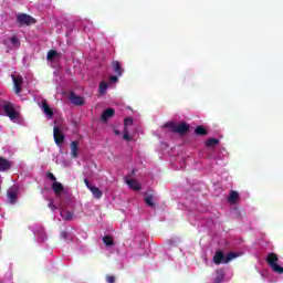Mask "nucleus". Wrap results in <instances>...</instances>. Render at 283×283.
Here are the masks:
<instances>
[{"instance_id": "nucleus-1", "label": "nucleus", "mask_w": 283, "mask_h": 283, "mask_svg": "<svg viewBox=\"0 0 283 283\" xmlns=\"http://www.w3.org/2000/svg\"><path fill=\"white\" fill-rule=\"evenodd\" d=\"M279 262H280V258L274 252L268 253L266 263L269 264L270 269H272L274 273L282 275L283 266L277 264Z\"/></svg>"}, {"instance_id": "nucleus-2", "label": "nucleus", "mask_w": 283, "mask_h": 283, "mask_svg": "<svg viewBox=\"0 0 283 283\" xmlns=\"http://www.w3.org/2000/svg\"><path fill=\"white\" fill-rule=\"evenodd\" d=\"M164 127H167L168 129H170V132H172V134H187L189 132V124L185 123V122H181L179 124H174L171 122L169 123H166L164 125Z\"/></svg>"}, {"instance_id": "nucleus-3", "label": "nucleus", "mask_w": 283, "mask_h": 283, "mask_svg": "<svg viewBox=\"0 0 283 283\" xmlns=\"http://www.w3.org/2000/svg\"><path fill=\"white\" fill-rule=\"evenodd\" d=\"M3 112H4L6 116H8V118H10V120H15V118L19 117V113L14 108V104H12L11 102L3 103Z\"/></svg>"}, {"instance_id": "nucleus-4", "label": "nucleus", "mask_w": 283, "mask_h": 283, "mask_svg": "<svg viewBox=\"0 0 283 283\" xmlns=\"http://www.w3.org/2000/svg\"><path fill=\"white\" fill-rule=\"evenodd\" d=\"M17 21L20 25H32L34 23H36V21L34 20V18H32L30 14L28 13H20L17 15Z\"/></svg>"}, {"instance_id": "nucleus-5", "label": "nucleus", "mask_w": 283, "mask_h": 283, "mask_svg": "<svg viewBox=\"0 0 283 283\" xmlns=\"http://www.w3.org/2000/svg\"><path fill=\"white\" fill-rule=\"evenodd\" d=\"M11 78L13 81V85H14V93L17 95L21 94L23 92V76L21 75H11Z\"/></svg>"}, {"instance_id": "nucleus-6", "label": "nucleus", "mask_w": 283, "mask_h": 283, "mask_svg": "<svg viewBox=\"0 0 283 283\" xmlns=\"http://www.w3.org/2000/svg\"><path fill=\"white\" fill-rule=\"evenodd\" d=\"M53 138L55 145H63V143H65V135H63V132H61L59 126H54L53 128Z\"/></svg>"}, {"instance_id": "nucleus-7", "label": "nucleus", "mask_w": 283, "mask_h": 283, "mask_svg": "<svg viewBox=\"0 0 283 283\" xmlns=\"http://www.w3.org/2000/svg\"><path fill=\"white\" fill-rule=\"evenodd\" d=\"M52 191L57 196V198H61L63 193H67L65 187H63V184L55 181L51 185Z\"/></svg>"}, {"instance_id": "nucleus-8", "label": "nucleus", "mask_w": 283, "mask_h": 283, "mask_svg": "<svg viewBox=\"0 0 283 283\" xmlns=\"http://www.w3.org/2000/svg\"><path fill=\"white\" fill-rule=\"evenodd\" d=\"M115 114L116 111H114V108H106L101 116L102 123H107V120H109V118H113Z\"/></svg>"}, {"instance_id": "nucleus-9", "label": "nucleus", "mask_w": 283, "mask_h": 283, "mask_svg": "<svg viewBox=\"0 0 283 283\" xmlns=\"http://www.w3.org/2000/svg\"><path fill=\"white\" fill-rule=\"evenodd\" d=\"M17 193H19V190L14 187L9 188V190L7 191L8 201L11 205H14V202H17Z\"/></svg>"}, {"instance_id": "nucleus-10", "label": "nucleus", "mask_w": 283, "mask_h": 283, "mask_svg": "<svg viewBox=\"0 0 283 283\" xmlns=\"http://www.w3.org/2000/svg\"><path fill=\"white\" fill-rule=\"evenodd\" d=\"M70 101L71 103H73V105H77V106L85 105V99L82 96H78L74 93L70 94Z\"/></svg>"}, {"instance_id": "nucleus-11", "label": "nucleus", "mask_w": 283, "mask_h": 283, "mask_svg": "<svg viewBox=\"0 0 283 283\" xmlns=\"http://www.w3.org/2000/svg\"><path fill=\"white\" fill-rule=\"evenodd\" d=\"M12 168V161L0 157V171H9Z\"/></svg>"}, {"instance_id": "nucleus-12", "label": "nucleus", "mask_w": 283, "mask_h": 283, "mask_svg": "<svg viewBox=\"0 0 283 283\" xmlns=\"http://www.w3.org/2000/svg\"><path fill=\"white\" fill-rule=\"evenodd\" d=\"M113 72L116 74V76H123V66L120 65V62L113 61L112 62Z\"/></svg>"}, {"instance_id": "nucleus-13", "label": "nucleus", "mask_w": 283, "mask_h": 283, "mask_svg": "<svg viewBox=\"0 0 283 283\" xmlns=\"http://www.w3.org/2000/svg\"><path fill=\"white\" fill-rule=\"evenodd\" d=\"M42 111L44 112L45 115H48V118H53L54 117V111L50 107V104H48L45 101L42 102Z\"/></svg>"}, {"instance_id": "nucleus-14", "label": "nucleus", "mask_w": 283, "mask_h": 283, "mask_svg": "<svg viewBox=\"0 0 283 283\" xmlns=\"http://www.w3.org/2000/svg\"><path fill=\"white\" fill-rule=\"evenodd\" d=\"M88 190L91 191V193L96 200H101V198H103V191L98 187L93 186L88 188Z\"/></svg>"}, {"instance_id": "nucleus-15", "label": "nucleus", "mask_w": 283, "mask_h": 283, "mask_svg": "<svg viewBox=\"0 0 283 283\" xmlns=\"http://www.w3.org/2000/svg\"><path fill=\"white\" fill-rule=\"evenodd\" d=\"M212 260L216 264H224V253L218 250Z\"/></svg>"}, {"instance_id": "nucleus-16", "label": "nucleus", "mask_w": 283, "mask_h": 283, "mask_svg": "<svg viewBox=\"0 0 283 283\" xmlns=\"http://www.w3.org/2000/svg\"><path fill=\"white\" fill-rule=\"evenodd\" d=\"M126 185H128L130 189H134V191H140V184L134 179H127Z\"/></svg>"}, {"instance_id": "nucleus-17", "label": "nucleus", "mask_w": 283, "mask_h": 283, "mask_svg": "<svg viewBox=\"0 0 283 283\" xmlns=\"http://www.w3.org/2000/svg\"><path fill=\"white\" fill-rule=\"evenodd\" d=\"M72 158H78V142L74 140L71 143Z\"/></svg>"}, {"instance_id": "nucleus-18", "label": "nucleus", "mask_w": 283, "mask_h": 283, "mask_svg": "<svg viewBox=\"0 0 283 283\" xmlns=\"http://www.w3.org/2000/svg\"><path fill=\"white\" fill-rule=\"evenodd\" d=\"M239 198H240V193H238V191L232 190L230 192L228 201L230 202V205H235Z\"/></svg>"}, {"instance_id": "nucleus-19", "label": "nucleus", "mask_w": 283, "mask_h": 283, "mask_svg": "<svg viewBox=\"0 0 283 283\" xmlns=\"http://www.w3.org/2000/svg\"><path fill=\"white\" fill-rule=\"evenodd\" d=\"M195 134L197 136H207V134H209V130H207V128H205V126H197L195 129Z\"/></svg>"}, {"instance_id": "nucleus-20", "label": "nucleus", "mask_w": 283, "mask_h": 283, "mask_svg": "<svg viewBox=\"0 0 283 283\" xmlns=\"http://www.w3.org/2000/svg\"><path fill=\"white\" fill-rule=\"evenodd\" d=\"M235 258H238V254H235V252H229L223 258V264H229V262H231V260H235Z\"/></svg>"}, {"instance_id": "nucleus-21", "label": "nucleus", "mask_w": 283, "mask_h": 283, "mask_svg": "<svg viewBox=\"0 0 283 283\" xmlns=\"http://www.w3.org/2000/svg\"><path fill=\"white\" fill-rule=\"evenodd\" d=\"M216 145H220V139L218 138H209L206 140V147H216Z\"/></svg>"}, {"instance_id": "nucleus-22", "label": "nucleus", "mask_w": 283, "mask_h": 283, "mask_svg": "<svg viewBox=\"0 0 283 283\" xmlns=\"http://www.w3.org/2000/svg\"><path fill=\"white\" fill-rule=\"evenodd\" d=\"M144 202L147 205V207L155 208L156 203L154 202V196L148 195L144 198Z\"/></svg>"}, {"instance_id": "nucleus-23", "label": "nucleus", "mask_w": 283, "mask_h": 283, "mask_svg": "<svg viewBox=\"0 0 283 283\" xmlns=\"http://www.w3.org/2000/svg\"><path fill=\"white\" fill-rule=\"evenodd\" d=\"M61 216H62L63 220H66V221H70L74 218V213L69 210L61 211Z\"/></svg>"}, {"instance_id": "nucleus-24", "label": "nucleus", "mask_w": 283, "mask_h": 283, "mask_svg": "<svg viewBox=\"0 0 283 283\" xmlns=\"http://www.w3.org/2000/svg\"><path fill=\"white\" fill-rule=\"evenodd\" d=\"M102 240L106 247H114V238L112 235H105Z\"/></svg>"}, {"instance_id": "nucleus-25", "label": "nucleus", "mask_w": 283, "mask_h": 283, "mask_svg": "<svg viewBox=\"0 0 283 283\" xmlns=\"http://www.w3.org/2000/svg\"><path fill=\"white\" fill-rule=\"evenodd\" d=\"M107 87H109V85L107 84V82H101L99 83V94H107Z\"/></svg>"}, {"instance_id": "nucleus-26", "label": "nucleus", "mask_w": 283, "mask_h": 283, "mask_svg": "<svg viewBox=\"0 0 283 283\" xmlns=\"http://www.w3.org/2000/svg\"><path fill=\"white\" fill-rule=\"evenodd\" d=\"M56 56H59V52H56L54 50H50L48 52L46 59H48V61H54V59H56Z\"/></svg>"}, {"instance_id": "nucleus-27", "label": "nucleus", "mask_w": 283, "mask_h": 283, "mask_svg": "<svg viewBox=\"0 0 283 283\" xmlns=\"http://www.w3.org/2000/svg\"><path fill=\"white\" fill-rule=\"evenodd\" d=\"M222 280H224V273H222V271H217V277H216L214 282L222 283Z\"/></svg>"}, {"instance_id": "nucleus-28", "label": "nucleus", "mask_w": 283, "mask_h": 283, "mask_svg": "<svg viewBox=\"0 0 283 283\" xmlns=\"http://www.w3.org/2000/svg\"><path fill=\"white\" fill-rule=\"evenodd\" d=\"M123 139L127 140L128 143L132 142V137L129 136V130L127 129V127H124Z\"/></svg>"}, {"instance_id": "nucleus-29", "label": "nucleus", "mask_w": 283, "mask_h": 283, "mask_svg": "<svg viewBox=\"0 0 283 283\" xmlns=\"http://www.w3.org/2000/svg\"><path fill=\"white\" fill-rule=\"evenodd\" d=\"M129 125H134V119H132V117L124 119V127H129Z\"/></svg>"}, {"instance_id": "nucleus-30", "label": "nucleus", "mask_w": 283, "mask_h": 283, "mask_svg": "<svg viewBox=\"0 0 283 283\" xmlns=\"http://www.w3.org/2000/svg\"><path fill=\"white\" fill-rule=\"evenodd\" d=\"M107 283H116V276L114 275H106Z\"/></svg>"}, {"instance_id": "nucleus-31", "label": "nucleus", "mask_w": 283, "mask_h": 283, "mask_svg": "<svg viewBox=\"0 0 283 283\" xmlns=\"http://www.w3.org/2000/svg\"><path fill=\"white\" fill-rule=\"evenodd\" d=\"M48 207H49V209H51V211H56V209H57L56 205L52 200H50Z\"/></svg>"}, {"instance_id": "nucleus-32", "label": "nucleus", "mask_w": 283, "mask_h": 283, "mask_svg": "<svg viewBox=\"0 0 283 283\" xmlns=\"http://www.w3.org/2000/svg\"><path fill=\"white\" fill-rule=\"evenodd\" d=\"M10 42L12 43V45H19V38L13 35L10 38Z\"/></svg>"}, {"instance_id": "nucleus-33", "label": "nucleus", "mask_w": 283, "mask_h": 283, "mask_svg": "<svg viewBox=\"0 0 283 283\" xmlns=\"http://www.w3.org/2000/svg\"><path fill=\"white\" fill-rule=\"evenodd\" d=\"M46 176H48L49 179L52 180V182H56V176H54V174L48 171V172H46Z\"/></svg>"}, {"instance_id": "nucleus-34", "label": "nucleus", "mask_w": 283, "mask_h": 283, "mask_svg": "<svg viewBox=\"0 0 283 283\" xmlns=\"http://www.w3.org/2000/svg\"><path fill=\"white\" fill-rule=\"evenodd\" d=\"M120 76H118V75H113V76H111L109 77V83H118V78H119Z\"/></svg>"}, {"instance_id": "nucleus-35", "label": "nucleus", "mask_w": 283, "mask_h": 283, "mask_svg": "<svg viewBox=\"0 0 283 283\" xmlns=\"http://www.w3.org/2000/svg\"><path fill=\"white\" fill-rule=\"evenodd\" d=\"M67 231H62L61 232V238H63V240H67Z\"/></svg>"}, {"instance_id": "nucleus-36", "label": "nucleus", "mask_w": 283, "mask_h": 283, "mask_svg": "<svg viewBox=\"0 0 283 283\" xmlns=\"http://www.w3.org/2000/svg\"><path fill=\"white\" fill-rule=\"evenodd\" d=\"M84 185H86L87 189H90L91 187H93V186L90 184V180H87V179H84Z\"/></svg>"}, {"instance_id": "nucleus-37", "label": "nucleus", "mask_w": 283, "mask_h": 283, "mask_svg": "<svg viewBox=\"0 0 283 283\" xmlns=\"http://www.w3.org/2000/svg\"><path fill=\"white\" fill-rule=\"evenodd\" d=\"M114 134H115V136H120V130L114 129Z\"/></svg>"}]
</instances>
